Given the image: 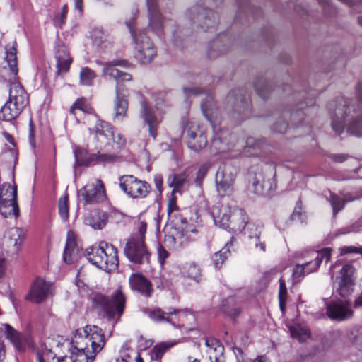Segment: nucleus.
<instances>
[{"label": "nucleus", "mask_w": 362, "mask_h": 362, "mask_svg": "<svg viewBox=\"0 0 362 362\" xmlns=\"http://www.w3.org/2000/svg\"><path fill=\"white\" fill-rule=\"evenodd\" d=\"M356 99L338 97L329 104V109L334 106L332 127L337 135L346 129L347 133L358 137L362 136V82L356 87Z\"/></svg>", "instance_id": "nucleus-1"}, {"label": "nucleus", "mask_w": 362, "mask_h": 362, "mask_svg": "<svg viewBox=\"0 0 362 362\" xmlns=\"http://www.w3.org/2000/svg\"><path fill=\"white\" fill-rule=\"evenodd\" d=\"M92 304L109 321L116 317L117 322L123 315L126 306V298L121 288H117L111 296L95 293L92 297Z\"/></svg>", "instance_id": "nucleus-2"}, {"label": "nucleus", "mask_w": 362, "mask_h": 362, "mask_svg": "<svg viewBox=\"0 0 362 362\" xmlns=\"http://www.w3.org/2000/svg\"><path fill=\"white\" fill-rule=\"evenodd\" d=\"M85 255L90 263L105 272L116 269L119 264L117 249L105 242L87 248Z\"/></svg>", "instance_id": "nucleus-3"}, {"label": "nucleus", "mask_w": 362, "mask_h": 362, "mask_svg": "<svg viewBox=\"0 0 362 362\" xmlns=\"http://www.w3.org/2000/svg\"><path fill=\"white\" fill-rule=\"evenodd\" d=\"M134 18L126 22L134 43V54L141 64H148L157 54V49L145 30L134 29Z\"/></svg>", "instance_id": "nucleus-4"}, {"label": "nucleus", "mask_w": 362, "mask_h": 362, "mask_svg": "<svg viewBox=\"0 0 362 362\" xmlns=\"http://www.w3.org/2000/svg\"><path fill=\"white\" fill-rule=\"evenodd\" d=\"M276 165L273 162L264 163L257 171L251 170L248 178L250 187L257 194H269L276 188Z\"/></svg>", "instance_id": "nucleus-5"}, {"label": "nucleus", "mask_w": 362, "mask_h": 362, "mask_svg": "<svg viewBox=\"0 0 362 362\" xmlns=\"http://www.w3.org/2000/svg\"><path fill=\"white\" fill-rule=\"evenodd\" d=\"M185 17L192 25L204 31L216 30L219 22L216 12L198 3L187 9Z\"/></svg>", "instance_id": "nucleus-6"}, {"label": "nucleus", "mask_w": 362, "mask_h": 362, "mask_svg": "<svg viewBox=\"0 0 362 362\" xmlns=\"http://www.w3.org/2000/svg\"><path fill=\"white\" fill-rule=\"evenodd\" d=\"M227 101L231 105L234 118L244 120L250 116L252 111L250 95L245 88L231 90L227 97Z\"/></svg>", "instance_id": "nucleus-7"}, {"label": "nucleus", "mask_w": 362, "mask_h": 362, "mask_svg": "<svg viewBox=\"0 0 362 362\" xmlns=\"http://www.w3.org/2000/svg\"><path fill=\"white\" fill-rule=\"evenodd\" d=\"M119 185L127 196L134 199H144L151 192V186L148 182L141 180L132 175L120 176Z\"/></svg>", "instance_id": "nucleus-8"}, {"label": "nucleus", "mask_w": 362, "mask_h": 362, "mask_svg": "<svg viewBox=\"0 0 362 362\" xmlns=\"http://www.w3.org/2000/svg\"><path fill=\"white\" fill-rule=\"evenodd\" d=\"M0 214L4 218H17L20 216L16 186L8 183L0 185Z\"/></svg>", "instance_id": "nucleus-9"}, {"label": "nucleus", "mask_w": 362, "mask_h": 362, "mask_svg": "<svg viewBox=\"0 0 362 362\" xmlns=\"http://www.w3.org/2000/svg\"><path fill=\"white\" fill-rule=\"evenodd\" d=\"M182 129L188 147L194 151H199L207 145L206 135L199 129L197 122L182 119Z\"/></svg>", "instance_id": "nucleus-10"}, {"label": "nucleus", "mask_w": 362, "mask_h": 362, "mask_svg": "<svg viewBox=\"0 0 362 362\" xmlns=\"http://www.w3.org/2000/svg\"><path fill=\"white\" fill-rule=\"evenodd\" d=\"M77 195L78 202L84 205L100 203L107 198L104 184L100 180L86 184L78 190Z\"/></svg>", "instance_id": "nucleus-11"}, {"label": "nucleus", "mask_w": 362, "mask_h": 362, "mask_svg": "<svg viewBox=\"0 0 362 362\" xmlns=\"http://www.w3.org/2000/svg\"><path fill=\"white\" fill-rule=\"evenodd\" d=\"M315 255L314 260L309 261L303 264H297L294 267L292 274L293 283H298L305 275L315 272L323 259L328 262L331 258V249L329 247L323 248L315 252Z\"/></svg>", "instance_id": "nucleus-12"}, {"label": "nucleus", "mask_w": 362, "mask_h": 362, "mask_svg": "<svg viewBox=\"0 0 362 362\" xmlns=\"http://www.w3.org/2000/svg\"><path fill=\"white\" fill-rule=\"evenodd\" d=\"M124 253L129 262L136 264L148 263L150 253L141 239L129 238L124 248Z\"/></svg>", "instance_id": "nucleus-13"}, {"label": "nucleus", "mask_w": 362, "mask_h": 362, "mask_svg": "<svg viewBox=\"0 0 362 362\" xmlns=\"http://www.w3.org/2000/svg\"><path fill=\"white\" fill-rule=\"evenodd\" d=\"M148 28L161 40H165V18L158 7L157 0H146Z\"/></svg>", "instance_id": "nucleus-14"}, {"label": "nucleus", "mask_w": 362, "mask_h": 362, "mask_svg": "<svg viewBox=\"0 0 362 362\" xmlns=\"http://www.w3.org/2000/svg\"><path fill=\"white\" fill-rule=\"evenodd\" d=\"M70 359L72 362H93L95 354L89 350L88 344L83 342L81 334H76L71 341Z\"/></svg>", "instance_id": "nucleus-15"}, {"label": "nucleus", "mask_w": 362, "mask_h": 362, "mask_svg": "<svg viewBox=\"0 0 362 362\" xmlns=\"http://www.w3.org/2000/svg\"><path fill=\"white\" fill-rule=\"evenodd\" d=\"M235 179V170L228 165L219 167L216 175V185L218 194L221 196H227L233 191V184Z\"/></svg>", "instance_id": "nucleus-16"}, {"label": "nucleus", "mask_w": 362, "mask_h": 362, "mask_svg": "<svg viewBox=\"0 0 362 362\" xmlns=\"http://www.w3.org/2000/svg\"><path fill=\"white\" fill-rule=\"evenodd\" d=\"M183 91L187 96L190 95L205 94L206 98L201 103L202 111L204 117L212 124V118L217 110L211 92L199 87L183 88Z\"/></svg>", "instance_id": "nucleus-17"}, {"label": "nucleus", "mask_w": 362, "mask_h": 362, "mask_svg": "<svg viewBox=\"0 0 362 362\" xmlns=\"http://www.w3.org/2000/svg\"><path fill=\"white\" fill-rule=\"evenodd\" d=\"M326 313L332 320L343 321L353 315L350 303L346 300L331 301L326 305Z\"/></svg>", "instance_id": "nucleus-18"}, {"label": "nucleus", "mask_w": 362, "mask_h": 362, "mask_svg": "<svg viewBox=\"0 0 362 362\" xmlns=\"http://www.w3.org/2000/svg\"><path fill=\"white\" fill-rule=\"evenodd\" d=\"M115 99L114 100V120L122 121L126 116L128 109L127 97L129 90L123 83H117L115 87Z\"/></svg>", "instance_id": "nucleus-19"}, {"label": "nucleus", "mask_w": 362, "mask_h": 362, "mask_svg": "<svg viewBox=\"0 0 362 362\" xmlns=\"http://www.w3.org/2000/svg\"><path fill=\"white\" fill-rule=\"evenodd\" d=\"M54 52L57 62V74H60L61 73L67 72L73 60L66 45L59 40L56 41Z\"/></svg>", "instance_id": "nucleus-20"}, {"label": "nucleus", "mask_w": 362, "mask_h": 362, "mask_svg": "<svg viewBox=\"0 0 362 362\" xmlns=\"http://www.w3.org/2000/svg\"><path fill=\"white\" fill-rule=\"evenodd\" d=\"M83 342H90L94 354L100 352L105 346V335L102 329L96 325H86L83 329Z\"/></svg>", "instance_id": "nucleus-21"}, {"label": "nucleus", "mask_w": 362, "mask_h": 362, "mask_svg": "<svg viewBox=\"0 0 362 362\" xmlns=\"http://www.w3.org/2000/svg\"><path fill=\"white\" fill-rule=\"evenodd\" d=\"M315 93H311L310 97L306 98L305 101H298L294 107L289 109L291 120L293 125L297 127L303 122L307 114L305 110L308 111L315 104Z\"/></svg>", "instance_id": "nucleus-22"}, {"label": "nucleus", "mask_w": 362, "mask_h": 362, "mask_svg": "<svg viewBox=\"0 0 362 362\" xmlns=\"http://www.w3.org/2000/svg\"><path fill=\"white\" fill-rule=\"evenodd\" d=\"M354 268L351 264H346L340 270V281L337 288L339 294L343 297H348L353 291Z\"/></svg>", "instance_id": "nucleus-23"}, {"label": "nucleus", "mask_w": 362, "mask_h": 362, "mask_svg": "<svg viewBox=\"0 0 362 362\" xmlns=\"http://www.w3.org/2000/svg\"><path fill=\"white\" fill-rule=\"evenodd\" d=\"M132 290L141 293L145 297H151L153 292L151 282L140 273L132 274L129 278Z\"/></svg>", "instance_id": "nucleus-24"}, {"label": "nucleus", "mask_w": 362, "mask_h": 362, "mask_svg": "<svg viewBox=\"0 0 362 362\" xmlns=\"http://www.w3.org/2000/svg\"><path fill=\"white\" fill-rule=\"evenodd\" d=\"M140 114L144 122L148 126L149 134L153 139H156L160 120L157 117L154 110L148 105L145 100L141 101Z\"/></svg>", "instance_id": "nucleus-25"}, {"label": "nucleus", "mask_w": 362, "mask_h": 362, "mask_svg": "<svg viewBox=\"0 0 362 362\" xmlns=\"http://www.w3.org/2000/svg\"><path fill=\"white\" fill-rule=\"evenodd\" d=\"M23 240V230L19 228H11L7 230L4 237V245L11 254L17 253Z\"/></svg>", "instance_id": "nucleus-26"}, {"label": "nucleus", "mask_w": 362, "mask_h": 362, "mask_svg": "<svg viewBox=\"0 0 362 362\" xmlns=\"http://www.w3.org/2000/svg\"><path fill=\"white\" fill-rule=\"evenodd\" d=\"M50 288L49 283L40 278H37L31 286L28 298L36 303H40L47 298Z\"/></svg>", "instance_id": "nucleus-27"}, {"label": "nucleus", "mask_w": 362, "mask_h": 362, "mask_svg": "<svg viewBox=\"0 0 362 362\" xmlns=\"http://www.w3.org/2000/svg\"><path fill=\"white\" fill-rule=\"evenodd\" d=\"M187 312V310H182L173 308H169L167 311H163L160 308H157L153 310H151L148 313V317L156 322H167L170 323L173 326L177 327L179 324L177 325L173 321L174 318L170 317V316L175 315V318H176L177 316H178L180 314L185 313Z\"/></svg>", "instance_id": "nucleus-28"}, {"label": "nucleus", "mask_w": 362, "mask_h": 362, "mask_svg": "<svg viewBox=\"0 0 362 362\" xmlns=\"http://www.w3.org/2000/svg\"><path fill=\"white\" fill-rule=\"evenodd\" d=\"M232 211L233 208L227 205L221 204L214 207L211 214L215 225L225 230H228Z\"/></svg>", "instance_id": "nucleus-29"}, {"label": "nucleus", "mask_w": 362, "mask_h": 362, "mask_svg": "<svg viewBox=\"0 0 362 362\" xmlns=\"http://www.w3.org/2000/svg\"><path fill=\"white\" fill-rule=\"evenodd\" d=\"M229 39L223 33L219 34L216 39L209 42L207 55L210 59H216L218 56L225 54L228 49Z\"/></svg>", "instance_id": "nucleus-30"}, {"label": "nucleus", "mask_w": 362, "mask_h": 362, "mask_svg": "<svg viewBox=\"0 0 362 362\" xmlns=\"http://www.w3.org/2000/svg\"><path fill=\"white\" fill-rule=\"evenodd\" d=\"M263 228L262 225H257L254 223L248 222L244 230L249 238L250 245L255 246V248H259L261 251L264 252L266 248L265 242L261 241Z\"/></svg>", "instance_id": "nucleus-31"}, {"label": "nucleus", "mask_w": 362, "mask_h": 362, "mask_svg": "<svg viewBox=\"0 0 362 362\" xmlns=\"http://www.w3.org/2000/svg\"><path fill=\"white\" fill-rule=\"evenodd\" d=\"M26 106L13 100H8L0 110V119L10 122L16 119Z\"/></svg>", "instance_id": "nucleus-32"}, {"label": "nucleus", "mask_w": 362, "mask_h": 362, "mask_svg": "<svg viewBox=\"0 0 362 362\" xmlns=\"http://www.w3.org/2000/svg\"><path fill=\"white\" fill-rule=\"evenodd\" d=\"M168 185L173 188L172 194L180 193L187 189L190 185V180L186 172L173 173L168 176Z\"/></svg>", "instance_id": "nucleus-33"}, {"label": "nucleus", "mask_w": 362, "mask_h": 362, "mask_svg": "<svg viewBox=\"0 0 362 362\" xmlns=\"http://www.w3.org/2000/svg\"><path fill=\"white\" fill-rule=\"evenodd\" d=\"M248 223V216L245 211L237 206L233 208V211L230 220V228L235 232H242Z\"/></svg>", "instance_id": "nucleus-34"}, {"label": "nucleus", "mask_w": 362, "mask_h": 362, "mask_svg": "<svg viewBox=\"0 0 362 362\" xmlns=\"http://www.w3.org/2000/svg\"><path fill=\"white\" fill-rule=\"evenodd\" d=\"M94 117L97 119L96 122L93 128L88 129L90 133L94 134L97 138L99 136H103L108 140L113 138V127L110 124L98 119L96 114H94Z\"/></svg>", "instance_id": "nucleus-35"}, {"label": "nucleus", "mask_w": 362, "mask_h": 362, "mask_svg": "<svg viewBox=\"0 0 362 362\" xmlns=\"http://www.w3.org/2000/svg\"><path fill=\"white\" fill-rule=\"evenodd\" d=\"M234 240V237H231L230 240L226 243L224 247L218 252H215L211 257V260L216 269H220L230 255V247L233 245Z\"/></svg>", "instance_id": "nucleus-36"}, {"label": "nucleus", "mask_w": 362, "mask_h": 362, "mask_svg": "<svg viewBox=\"0 0 362 362\" xmlns=\"http://www.w3.org/2000/svg\"><path fill=\"white\" fill-rule=\"evenodd\" d=\"M9 100L16 101L25 105L28 103V95L20 83H11L10 84Z\"/></svg>", "instance_id": "nucleus-37"}, {"label": "nucleus", "mask_w": 362, "mask_h": 362, "mask_svg": "<svg viewBox=\"0 0 362 362\" xmlns=\"http://www.w3.org/2000/svg\"><path fill=\"white\" fill-rule=\"evenodd\" d=\"M7 337L11 340L15 348L20 352L25 350V341L23 336L16 331L10 325L5 324Z\"/></svg>", "instance_id": "nucleus-38"}, {"label": "nucleus", "mask_w": 362, "mask_h": 362, "mask_svg": "<svg viewBox=\"0 0 362 362\" xmlns=\"http://www.w3.org/2000/svg\"><path fill=\"white\" fill-rule=\"evenodd\" d=\"M238 7L236 19L240 18L242 14H245L247 18L249 15L254 18H257L262 13V11L259 7L251 6L248 0H236Z\"/></svg>", "instance_id": "nucleus-39"}, {"label": "nucleus", "mask_w": 362, "mask_h": 362, "mask_svg": "<svg viewBox=\"0 0 362 362\" xmlns=\"http://www.w3.org/2000/svg\"><path fill=\"white\" fill-rule=\"evenodd\" d=\"M107 221V214L98 211H92L86 218V223L95 229H101Z\"/></svg>", "instance_id": "nucleus-40"}, {"label": "nucleus", "mask_w": 362, "mask_h": 362, "mask_svg": "<svg viewBox=\"0 0 362 362\" xmlns=\"http://www.w3.org/2000/svg\"><path fill=\"white\" fill-rule=\"evenodd\" d=\"M222 311L232 318L236 317L240 313L236 298L230 296L225 298L222 302Z\"/></svg>", "instance_id": "nucleus-41"}, {"label": "nucleus", "mask_w": 362, "mask_h": 362, "mask_svg": "<svg viewBox=\"0 0 362 362\" xmlns=\"http://www.w3.org/2000/svg\"><path fill=\"white\" fill-rule=\"evenodd\" d=\"M122 158L115 154L106 153H89L87 161V166L93 163H114L119 162Z\"/></svg>", "instance_id": "nucleus-42"}, {"label": "nucleus", "mask_w": 362, "mask_h": 362, "mask_svg": "<svg viewBox=\"0 0 362 362\" xmlns=\"http://www.w3.org/2000/svg\"><path fill=\"white\" fill-rule=\"evenodd\" d=\"M76 243L74 238L68 233L66 245L63 253V259L66 264H71L74 262L75 252L77 251Z\"/></svg>", "instance_id": "nucleus-43"}, {"label": "nucleus", "mask_w": 362, "mask_h": 362, "mask_svg": "<svg viewBox=\"0 0 362 362\" xmlns=\"http://www.w3.org/2000/svg\"><path fill=\"white\" fill-rule=\"evenodd\" d=\"M257 93L264 100H266L273 90L272 83L264 77H259L254 83Z\"/></svg>", "instance_id": "nucleus-44"}, {"label": "nucleus", "mask_w": 362, "mask_h": 362, "mask_svg": "<svg viewBox=\"0 0 362 362\" xmlns=\"http://www.w3.org/2000/svg\"><path fill=\"white\" fill-rule=\"evenodd\" d=\"M175 344V342H161L156 344L150 351L152 360H160L165 352Z\"/></svg>", "instance_id": "nucleus-45"}, {"label": "nucleus", "mask_w": 362, "mask_h": 362, "mask_svg": "<svg viewBox=\"0 0 362 362\" xmlns=\"http://www.w3.org/2000/svg\"><path fill=\"white\" fill-rule=\"evenodd\" d=\"M76 110H80L84 113L95 114L94 110L86 103L83 98L77 99L73 105L71 106L69 110L70 115H73L76 117Z\"/></svg>", "instance_id": "nucleus-46"}, {"label": "nucleus", "mask_w": 362, "mask_h": 362, "mask_svg": "<svg viewBox=\"0 0 362 362\" xmlns=\"http://www.w3.org/2000/svg\"><path fill=\"white\" fill-rule=\"evenodd\" d=\"M104 75L113 78L117 83H122L124 81H130L132 79L130 74L122 71L119 69H112V68H107L106 74Z\"/></svg>", "instance_id": "nucleus-47"}, {"label": "nucleus", "mask_w": 362, "mask_h": 362, "mask_svg": "<svg viewBox=\"0 0 362 362\" xmlns=\"http://www.w3.org/2000/svg\"><path fill=\"white\" fill-rule=\"evenodd\" d=\"M80 84L86 86H91L93 85V81L96 78L94 71L89 67H83L80 71Z\"/></svg>", "instance_id": "nucleus-48"}, {"label": "nucleus", "mask_w": 362, "mask_h": 362, "mask_svg": "<svg viewBox=\"0 0 362 362\" xmlns=\"http://www.w3.org/2000/svg\"><path fill=\"white\" fill-rule=\"evenodd\" d=\"M74 155L75 158L74 167L78 165H85L87 166L88 157L89 155V152L83 148L76 147L74 149Z\"/></svg>", "instance_id": "nucleus-49"}, {"label": "nucleus", "mask_w": 362, "mask_h": 362, "mask_svg": "<svg viewBox=\"0 0 362 362\" xmlns=\"http://www.w3.org/2000/svg\"><path fill=\"white\" fill-rule=\"evenodd\" d=\"M93 43L100 49L107 47V35L100 29H95L93 33Z\"/></svg>", "instance_id": "nucleus-50"}, {"label": "nucleus", "mask_w": 362, "mask_h": 362, "mask_svg": "<svg viewBox=\"0 0 362 362\" xmlns=\"http://www.w3.org/2000/svg\"><path fill=\"white\" fill-rule=\"evenodd\" d=\"M265 139L255 140L253 138H248L246 141V148H252L255 152L251 153L252 155L259 156L262 152L263 146L264 145Z\"/></svg>", "instance_id": "nucleus-51"}, {"label": "nucleus", "mask_w": 362, "mask_h": 362, "mask_svg": "<svg viewBox=\"0 0 362 362\" xmlns=\"http://www.w3.org/2000/svg\"><path fill=\"white\" fill-rule=\"evenodd\" d=\"M210 167L211 164L209 163H206L200 165L196 173V177L194 179V184L196 187L202 188L203 180L206 176Z\"/></svg>", "instance_id": "nucleus-52"}, {"label": "nucleus", "mask_w": 362, "mask_h": 362, "mask_svg": "<svg viewBox=\"0 0 362 362\" xmlns=\"http://www.w3.org/2000/svg\"><path fill=\"white\" fill-rule=\"evenodd\" d=\"M59 213L64 222L69 218L68 194L61 197L58 203Z\"/></svg>", "instance_id": "nucleus-53"}, {"label": "nucleus", "mask_w": 362, "mask_h": 362, "mask_svg": "<svg viewBox=\"0 0 362 362\" xmlns=\"http://www.w3.org/2000/svg\"><path fill=\"white\" fill-rule=\"evenodd\" d=\"M6 60L9 66V69L13 76H16L18 74V67H17V57L16 49L13 48V51L7 52L6 54Z\"/></svg>", "instance_id": "nucleus-54"}, {"label": "nucleus", "mask_w": 362, "mask_h": 362, "mask_svg": "<svg viewBox=\"0 0 362 362\" xmlns=\"http://www.w3.org/2000/svg\"><path fill=\"white\" fill-rule=\"evenodd\" d=\"M121 66L124 68H129L132 64L125 59H115L103 64V74H106V69L112 68V69H117L116 66Z\"/></svg>", "instance_id": "nucleus-55"}, {"label": "nucleus", "mask_w": 362, "mask_h": 362, "mask_svg": "<svg viewBox=\"0 0 362 362\" xmlns=\"http://www.w3.org/2000/svg\"><path fill=\"white\" fill-rule=\"evenodd\" d=\"M186 274L187 276L196 282L201 280V270L195 263H191L187 268Z\"/></svg>", "instance_id": "nucleus-56"}, {"label": "nucleus", "mask_w": 362, "mask_h": 362, "mask_svg": "<svg viewBox=\"0 0 362 362\" xmlns=\"http://www.w3.org/2000/svg\"><path fill=\"white\" fill-rule=\"evenodd\" d=\"M301 204H302L301 201L298 200V202L296 203V206L292 214L290 216V219L292 221L299 222V223H303L304 221L305 215L303 214L301 211V209H302Z\"/></svg>", "instance_id": "nucleus-57"}, {"label": "nucleus", "mask_w": 362, "mask_h": 362, "mask_svg": "<svg viewBox=\"0 0 362 362\" xmlns=\"http://www.w3.org/2000/svg\"><path fill=\"white\" fill-rule=\"evenodd\" d=\"M288 128V124L283 118H279L272 126L271 129L272 132L284 134Z\"/></svg>", "instance_id": "nucleus-58"}, {"label": "nucleus", "mask_w": 362, "mask_h": 362, "mask_svg": "<svg viewBox=\"0 0 362 362\" xmlns=\"http://www.w3.org/2000/svg\"><path fill=\"white\" fill-rule=\"evenodd\" d=\"M344 201L337 195L331 196V204L333 209V214L335 216L339 211L343 209L344 206Z\"/></svg>", "instance_id": "nucleus-59"}, {"label": "nucleus", "mask_w": 362, "mask_h": 362, "mask_svg": "<svg viewBox=\"0 0 362 362\" xmlns=\"http://www.w3.org/2000/svg\"><path fill=\"white\" fill-rule=\"evenodd\" d=\"M322 6L324 13L327 16H334L336 13V8L333 6L329 0H317Z\"/></svg>", "instance_id": "nucleus-60"}, {"label": "nucleus", "mask_w": 362, "mask_h": 362, "mask_svg": "<svg viewBox=\"0 0 362 362\" xmlns=\"http://www.w3.org/2000/svg\"><path fill=\"white\" fill-rule=\"evenodd\" d=\"M290 332L292 337L298 339L299 341H302L308 336V331L298 327H291Z\"/></svg>", "instance_id": "nucleus-61"}, {"label": "nucleus", "mask_w": 362, "mask_h": 362, "mask_svg": "<svg viewBox=\"0 0 362 362\" xmlns=\"http://www.w3.org/2000/svg\"><path fill=\"white\" fill-rule=\"evenodd\" d=\"M181 30H179L178 26L177 25H175L173 28L171 29V34H172V42L173 44L176 46H181V41L182 38L180 35L181 33Z\"/></svg>", "instance_id": "nucleus-62"}, {"label": "nucleus", "mask_w": 362, "mask_h": 362, "mask_svg": "<svg viewBox=\"0 0 362 362\" xmlns=\"http://www.w3.org/2000/svg\"><path fill=\"white\" fill-rule=\"evenodd\" d=\"M110 139L113 140L114 143L117 146V148L119 150L124 148L126 146V139L121 133H118L115 136L113 134V138H111Z\"/></svg>", "instance_id": "nucleus-63"}, {"label": "nucleus", "mask_w": 362, "mask_h": 362, "mask_svg": "<svg viewBox=\"0 0 362 362\" xmlns=\"http://www.w3.org/2000/svg\"><path fill=\"white\" fill-rule=\"evenodd\" d=\"M211 145L219 152L225 151L226 150V147L220 137L214 136L211 140Z\"/></svg>", "instance_id": "nucleus-64"}]
</instances>
